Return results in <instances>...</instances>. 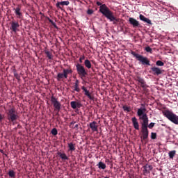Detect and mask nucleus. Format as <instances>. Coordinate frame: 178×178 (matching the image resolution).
<instances>
[{
	"instance_id": "obj_1",
	"label": "nucleus",
	"mask_w": 178,
	"mask_h": 178,
	"mask_svg": "<svg viewBox=\"0 0 178 178\" xmlns=\"http://www.w3.org/2000/svg\"><path fill=\"white\" fill-rule=\"evenodd\" d=\"M99 11L104 15L110 22H113V24H118V23H121L122 19L120 18H117L114 15V13L111 10V9L105 4L102 5L100 8Z\"/></svg>"
},
{
	"instance_id": "obj_2",
	"label": "nucleus",
	"mask_w": 178,
	"mask_h": 178,
	"mask_svg": "<svg viewBox=\"0 0 178 178\" xmlns=\"http://www.w3.org/2000/svg\"><path fill=\"white\" fill-rule=\"evenodd\" d=\"M6 115L7 120L12 123H15L19 118L18 113L15 108L8 109L6 112Z\"/></svg>"
},
{
	"instance_id": "obj_3",
	"label": "nucleus",
	"mask_w": 178,
	"mask_h": 178,
	"mask_svg": "<svg viewBox=\"0 0 178 178\" xmlns=\"http://www.w3.org/2000/svg\"><path fill=\"white\" fill-rule=\"evenodd\" d=\"M163 115L171 122L178 125V116L173 112L169 110H165L163 111Z\"/></svg>"
},
{
	"instance_id": "obj_4",
	"label": "nucleus",
	"mask_w": 178,
	"mask_h": 178,
	"mask_svg": "<svg viewBox=\"0 0 178 178\" xmlns=\"http://www.w3.org/2000/svg\"><path fill=\"white\" fill-rule=\"evenodd\" d=\"M131 54L134 58H136V59L138 60V62L141 63V65H143V66H151L149 59H148V58L144 57L143 56L140 55L134 51H131Z\"/></svg>"
},
{
	"instance_id": "obj_5",
	"label": "nucleus",
	"mask_w": 178,
	"mask_h": 178,
	"mask_svg": "<svg viewBox=\"0 0 178 178\" xmlns=\"http://www.w3.org/2000/svg\"><path fill=\"white\" fill-rule=\"evenodd\" d=\"M73 74V70L71 67L68 68H63V72L58 73L57 74L56 79L58 81H60V80H63V79H68V76Z\"/></svg>"
},
{
	"instance_id": "obj_6",
	"label": "nucleus",
	"mask_w": 178,
	"mask_h": 178,
	"mask_svg": "<svg viewBox=\"0 0 178 178\" xmlns=\"http://www.w3.org/2000/svg\"><path fill=\"white\" fill-rule=\"evenodd\" d=\"M76 70L77 72V74H79L81 79H83V77H87V76H88V70L83 65L79 63L76 64Z\"/></svg>"
},
{
	"instance_id": "obj_7",
	"label": "nucleus",
	"mask_w": 178,
	"mask_h": 178,
	"mask_svg": "<svg viewBox=\"0 0 178 178\" xmlns=\"http://www.w3.org/2000/svg\"><path fill=\"white\" fill-rule=\"evenodd\" d=\"M51 102L53 104V106L54 108V111L57 112V115H58V113L61 110V104L60 102L58 101V99L56 98L54 95L51 97Z\"/></svg>"
},
{
	"instance_id": "obj_8",
	"label": "nucleus",
	"mask_w": 178,
	"mask_h": 178,
	"mask_svg": "<svg viewBox=\"0 0 178 178\" xmlns=\"http://www.w3.org/2000/svg\"><path fill=\"white\" fill-rule=\"evenodd\" d=\"M135 80L140 83V87L144 91L147 90V87H148V86H147V83L145 82V80H144V79L141 78L140 76H137Z\"/></svg>"
},
{
	"instance_id": "obj_9",
	"label": "nucleus",
	"mask_w": 178,
	"mask_h": 178,
	"mask_svg": "<svg viewBox=\"0 0 178 178\" xmlns=\"http://www.w3.org/2000/svg\"><path fill=\"white\" fill-rule=\"evenodd\" d=\"M139 120L143 121L141 129H148V115H145L143 117H140Z\"/></svg>"
},
{
	"instance_id": "obj_10",
	"label": "nucleus",
	"mask_w": 178,
	"mask_h": 178,
	"mask_svg": "<svg viewBox=\"0 0 178 178\" xmlns=\"http://www.w3.org/2000/svg\"><path fill=\"white\" fill-rule=\"evenodd\" d=\"M129 22L134 28L141 27L140 22L134 17L129 18Z\"/></svg>"
},
{
	"instance_id": "obj_11",
	"label": "nucleus",
	"mask_w": 178,
	"mask_h": 178,
	"mask_svg": "<svg viewBox=\"0 0 178 178\" xmlns=\"http://www.w3.org/2000/svg\"><path fill=\"white\" fill-rule=\"evenodd\" d=\"M10 29L13 31L14 33H17V31H19V28L20 26L19 22H14V21H12L10 22Z\"/></svg>"
},
{
	"instance_id": "obj_12",
	"label": "nucleus",
	"mask_w": 178,
	"mask_h": 178,
	"mask_svg": "<svg viewBox=\"0 0 178 178\" xmlns=\"http://www.w3.org/2000/svg\"><path fill=\"white\" fill-rule=\"evenodd\" d=\"M81 90L84 92V95L86 97H88L90 101H94L95 100V97L91 95L89 90L85 86L81 87Z\"/></svg>"
},
{
	"instance_id": "obj_13",
	"label": "nucleus",
	"mask_w": 178,
	"mask_h": 178,
	"mask_svg": "<svg viewBox=\"0 0 178 178\" xmlns=\"http://www.w3.org/2000/svg\"><path fill=\"white\" fill-rule=\"evenodd\" d=\"M70 106L73 110H76V108H81L83 105L81 102L72 101L70 102Z\"/></svg>"
},
{
	"instance_id": "obj_14",
	"label": "nucleus",
	"mask_w": 178,
	"mask_h": 178,
	"mask_svg": "<svg viewBox=\"0 0 178 178\" xmlns=\"http://www.w3.org/2000/svg\"><path fill=\"white\" fill-rule=\"evenodd\" d=\"M142 137L141 139L145 140L148 139V136L149 134V131H148V128H141Z\"/></svg>"
},
{
	"instance_id": "obj_15",
	"label": "nucleus",
	"mask_w": 178,
	"mask_h": 178,
	"mask_svg": "<svg viewBox=\"0 0 178 178\" xmlns=\"http://www.w3.org/2000/svg\"><path fill=\"white\" fill-rule=\"evenodd\" d=\"M146 112H147V108H145V107H143V108L141 107L138 108L137 111V115L138 117H139V119H140L145 115H147Z\"/></svg>"
},
{
	"instance_id": "obj_16",
	"label": "nucleus",
	"mask_w": 178,
	"mask_h": 178,
	"mask_svg": "<svg viewBox=\"0 0 178 178\" xmlns=\"http://www.w3.org/2000/svg\"><path fill=\"white\" fill-rule=\"evenodd\" d=\"M151 70L152 72V74H154V76H159V74H162V73H163V70L156 67H152Z\"/></svg>"
},
{
	"instance_id": "obj_17",
	"label": "nucleus",
	"mask_w": 178,
	"mask_h": 178,
	"mask_svg": "<svg viewBox=\"0 0 178 178\" xmlns=\"http://www.w3.org/2000/svg\"><path fill=\"white\" fill-rule=\"evenodd\" d=\"M89 127L92 132H98V125L97 122L93 121L89 124Z\"/></svg>"
},
{
	"instance_id": "obj_18",
	"label": "nucleus",
	"mask_w": 178,
	"mask_h": 178,
	"mask_svg": "<svg viewBox=\"0 0 178 178\" xmlns=\"http://www.w3.org/2000/svg\"><path fill=\"white\" fill-rule=\"evenodd\" d=\"M131 122L134 129L137 131L140 130V124H138V121L136 117H133L131 118Z\"/></svg>"
},
{
	"instance_id": "obj_19",
	"label": "nucleus",
	"mask_w": 178,
	"mask_h": 178,
	"mask_svg": "<svg viewBox=\"0 0 178 178\" xmlns=\"http://www.w3.org/2000/svg\"><path fill=\"white\" fill-rule=\"evenodd\" d=\"M13 10H15V13L17 18H21L23 16L22 13L21 12L20 6H18L16 8H13Z\"/></svg>"
},
{
	"instance_id": "obj_20",
	"label": "nucleus",
	"mask_w": 178,
	"mask_h": 178,
	"mask_svg": "<svg viewBox=\"0 0 178 178\" xmlns=\"http://www.w3.org/2000/svg\"><path fill=\"white\" fill-rule=\"evenodd\" d=\"M57 155L63 160V161H68L69 157L66 155L65 153H61L60 152H57Z\"/></svg>"
},
{
	"instance_id": "obj_21",
	"label": "nucleus",
	"mask_w": 178,
	"mask_h": 178,
	"mask_svg": "<svg viewBox=\"0 0 178 178\" xmlns=\"http://www.w3.org/2000/svg\"><path fill=\"white\" fill-rule=\"evenodd\" d=\"M70 2L69 1H61V2H58L56 4V6L57 8H59L61 9L62 8L60 7V5L61 6H68V5H70Z\"/></svg>"
},
{
	"instance_id": "obj_22",
	"label": "nucleus",
	"mask_w": 178,
	"mask_h": 178,
	"mask_svg": "<svg viewBox=\"0 0 178 178\" xmlns=\"http://www.w3.org/2000/svg\"><path fill=\"white\" fill-rule=\"evenodd\" d=\"M139 18L141 21H143L149 24H152V22H151V20L147 17H145L144 15H139Z\"/></svg>"
},
{
	"instance_id": "obj_23",
	"label": "nucleus",
	"mask_w": 178,
	"mask_h": 178,
	"mask_svg": "<svg viewBox=\"0 0 178 178\" xmlns=\"http://www.w3.org/2000/svg\"><path fill=\"white\" fill-rule=\"evenodd\" d=\"M67 145H68V148H69L68 152H73L76 150L75 144H74L73 143H67Z\"/></svg>"
},
{
	"instance_id": "obj_24",
	"label": "nucleus",
	"mask_w": 178,
	"mask_h": 178,
	"mask_svg": "<svg viewBox=\"0 0 178 178\" xmlns=\"http://www.w3.org/2000/svg\"><path fill=\"white\" fill-rule=\"evenodd\" d=\"M97 166L98 167L99 169L100 170H106V164L104 163L102 161H99L98 164H97Z\"/></svg>"
},
{
	"instance_id": "obj_25",
	"label": "nucleus",
	"mask_w": 178,
	"mask_h": 178,
	"mask_svg": "<svg viewBox=\"0 0 178 178\" xmlns=\"http://www.w3.org/2000/svg\"><path fill=\"white\" fill-rule=\"evenodd\" d=\"M84 65L87 69H92V63L90 60L88 59L85 60Z\"/></svg>"
},
{
	"instance_id": "obj_26",
	"label": "nucleus",
	"mask_w": 178,
	"mask_h": 178,
	"mask_svg": "<svg viewBox=\"0 0 178 178\" xmlns=\"http://www.w3.org/2000/svg\"><path fill=\"white\" fill-rule=\"evenodd\" d=\"M168 156L170 159H173V158H175V156H176V150L169 152Z\"/></svg>"
},
{
	"instance_id": "obj_27",
	"label": "nucleus",
	"mask_w": 178,
	"mask_h": 178,
	"mask_svg": "<svg viewBox=\"0 0 178 178\" xmlns=\"http://www.w3.org/2000/svg\"><path fill=\"white\" fill-rule=\"evenodd\" d=\"M13 74H14V77H15V79H17V80H18V81L20 80L21 76L19 74H18L16 69L13 70Z\"/></svg>"
},
{
	"instance_id": "obj_28",
	"label": "nucleus",
	"mask_w": 178,
	"mask_h": 178,
	"mask_svg": "<svg viewBox=\"0 0 178 178\" xmlns=\"http://www.w3.org/2000/svg\"><path fill=\"white\" fill-rule=\"evenodd\" d=\"M8 175L10 178H15V172L14 170H9Z\"/></svg>"
},
{
	"instance_id": "obj_29",
	"label": "nucleus",
	"mask_w": 178,
	"mask_h": 178,
	"mask_svg": "<svg viewBox=\"0 0 178 178\" xmlns=\"http://www.w3.org/2000/svg\"><path fill=\"white\" fill-rule=\"evenodd\" d=\"M122 108L124 112L130 113L131 111V107L126 105L123 106Z\"/></svg>"
},
{
	"instance_id": "obj_30",
	"label": "nucleus",
	"mask_w": 178,
	"mask_h": 178,
	"mask_svg": "<svg viewBox=\"0 0 178 178\" xmlns=\"http://www.w3.org/2000/svg\"><path fill=\"white\" fill-rule=\"evenodd\" d=\"M74 91H76V92H81V88H79V85L74 84L73 86Z\"/></svg>"
},
{
	"instance_id": "obj_31",
	"label": "nucleus",
	"mask_w": 178,
	"mask_h": 178,
	"mask_svg": "<svg viewBox=\"0 0 178 178\" xmlns=\"http://www.w3.org/2000/svg\"><path fill=\"white\" fill-rule=\"evenodd\" d=\"M144 167H145L146 170H147L148 173H149L153 169L152 165L148 164H146L145 165H144Z\"/></svg>"
},
{
	"instance_id": "obj_32",
	"label": "nucleus",
	"mask_w": 178,
	"mask_h": 178,
	"mask_svg": "<svg viewBox=\"0 0 178 178\" xmlns=\"http://www.w3.org/2000/svg\"><path fill=\"white\" fill-rule=\"evenodd\" d=\"M47 19L49 21V22H50L52 24V26H54V27H55L56 29L58 28V26L56 25V24L53 20H51L49 17H47Z\"/></svg>"
},
{
	"instance_id": "obj_33",
	"label": "nucleus",
	"mask_w": 178,
	"mask_h": 178,
	"mask_svg": "<svg viewBox=\"0 0 178 178\" xmlns=\"http://www.w3.org/2000/svg\"><path fill=\"white\" fill-rule=\"evenodd\" d=\"M51 134L53 136H57L58 135V130H57V129L56 128L52 129L51 131Z\"/></svg>"
},
{
	"instance_id": "obj_34",
	"label": "nucleus",
	"mask_w": 178,
	"mask_h": 178,
	"mask_svg": "<svg viewBox=\"0 0 178 178\" xmlns=\"http://www.w3.org/2000/svg\"><path fill=\"white\" fill-rule=\"evenodd\" d=\"M156 66H164L165 63L163 62H162L161 60H157L156 62Z\"/></svg>"
},
{
	"instance_id": "obj_35",
	"label": "nucleus",
	"mask_w": 178,
	"mask_h": 178,
	"mask_svg": "<svg viewBox=\"0 0 178 178\" xmlns=\"http://www.w3.org/2000/svg\"><path fill=\"white\" fill-rule=\"evenodd\" d=\"M145 50L147 52H149V54H152V49L151 47H149V46H147L145 48Z\"/></svg>"
},
{
	"instance_id": "obj_36",
	"label": "nucleus",
	"mask_w": 178,
	"mask_h": 178,
	"mask_svg": "<svg viewBox=\"0 0 178 178\" xmlns=\"http://www.w3.org/2000/svg\"><path fill=\"white\" fill-rule=\"evenodd\" d=\"M45 54L48 59H53L52 54L49 51H46Z\"/></svg>"
},
{
	"instance_id": "obj_37",
	"label": "nucleus",
	"mask_w": 178,
	"mask_h": 178,
	"mask_svg": "<svg viewBox=\"0 0 178 178\" xmlns=\"http://www.w3.org/2000/svg\"><path fill=\"white\" fill-rule=\"evenodd\" d=\"M155 127V123L154 122H151L149 125L147 124V128L149 129H152Z\"/></svg>"
},
{
	"instance_id": "obj_38",
	"label": "nucleus",
	"mask_w": 178,
	"mask_h": 178,
	"mask_svg": "<svg viewBox=\"0 0 178 178\" xmlns=\"http://www.w3.org/2000/svg\"><path fill=\"white\" fill-rule=\"evenodd\" d=\"M156 133L152 132L151 133V139L156 140Z\"/></svg>"
},
{
	"instance_id": "obj_39",
	"label": "nucleus",
	"mask_w": 178,
	"mask_h": 178,
	"mask_svg": "<svg viewBox=\"0 0 178 178\" xmlns=\"http://www.w3.org/2000/svg\"><path fill=\"white\" fill-rule=\"evenodd\" d=\"M84 59H86V56L84 55L80 56V58H79V63H83V60H84Z\"/></svg>"
},
{
	"instance_id": "obj_40",
	"label": "nucleus",
	"mask_w": 178,
	"mask_h": 178,
	"mask_svg": "<svg viewBox=\"0 0 178 178\" xmlns=\"http://www.w3.org/2000/svg\"><path fill=\"white\" fill-rule=\"evenodd\" d=\"M87 13H88V15H92V14L94 13V10H92V9H88V11H87Z\"/></svg>"
},
{
	"instance_id": "obj_41",
	"label": "nucleus",
	"mask_w": 178,
	"mask_h": 178,
	"mask_svg": "<svg viewBox=\"0 0 178 178\" xmlns=\"http://www.w3.org/2000/svg\"><path fill=\"white\" fill-rule=\"evenodd\" d=\"M79 125L78 124H75L74 127H72V129L79 130Z\"/></svg>"
},
{
	"instance_id": "obj_42",
	"label": "nucleus",
	"mask_w": 178,
	"mask_h": 178,
	"mask_svg": "<svg viewBox=\"0 0 178 178\" xmlns=\"http://www.w3.org/2000/svg\"><path fill=\"white\" fill-rule=\"evenodd\" d=\"M143 172L144 175H145V173H148V170L145 168V166H143Z\"/></svg>"
},
{
	"instance_id": "obj_43",
	"label": "nucleus",
	"mask_w": 178,
	"mask_h": 178,
	"mask_svg": "<svg viewBox=\"0 0 178 178\" xmlns=\"http://www.w3.org/2000/svg\"><path fill=\"white\" fill-rule=\"evenodd\" d=\"M96 4L97 5V6H100V7H102V6H104V4H102L101 2H99V1H97V3H96ZM99 7V8H100Z\"/></svg>"
},
{
	"instance_id": "obj_44",
	"label": "nucleus",
	"mask_w": 178,
	"mask_h": 178,
	"mask_svg": "<svg viewBox=\"0 0 178 178\" xmlns=\"http://www.w3.org/2000/svg\"><path fill=\"white\" fill-rule=\"evenodd\" d=\"M76 123V122H75V121L71 122L70 127H72V126L74 125Z\"/></svg>"
},
{
	"instance_id": "obj_45",
	"label": "nucleus",
	"mask_w": 178,
	"mask_h": 178,
	"mask_svg": "<svg viewBox=\"0 0 178 178\" xmlns=\"http://www.w3.org/2000/svg\"><path fill=\"white\" fill-rule=\"evenodd\" d=\"M74 84H76V86H79V81L78 79H76V80L75 81Z\"/></svg>"
},
{
	"instance_id": "obj_46",
	"label": "nucleus",
	"mask_w": 178,
	"mask_h": 178,
	"mask_svg": "<svg viewBox=\"0 0 178 178\" xmlns=\"http://www.w3.org/2000/svg\"><path fill=\"white\" fill-rule=\"evenodd\" d=\"M3 117H2V115L1 114H0V122H1L2 120H3Z\"/></svg>"
},
{
	"instance_id": "obj_47",
	"label": "nucleus",
	"mask_w": 178,
	"mask_h": 178,
	"mask_svg": "<svg viewBox=\"0 0 178 178\" xmlns=\"http://www.w3.org/2000/svg\"><path fill=\"white\" fill-rule=\"evenodd\" d=\"M104 178H110V177H105Z\"/></svg>"
},
{
	"instance_id": "obj_48",
	"label": "nucleus",
	"mask_w": 178,
	"mask_h": 178,
	"mask_svg": "<svg viewBox=\"0 0 178 178\" xmlns=\"http://www.w3.org/2000/svg\"><path fill=\"white\" fill-rule=\"evenodd\" d=\"M40 15H42V13H40Z\"/></svg>"
}]
</instances>
